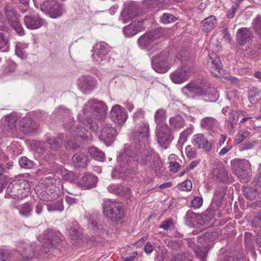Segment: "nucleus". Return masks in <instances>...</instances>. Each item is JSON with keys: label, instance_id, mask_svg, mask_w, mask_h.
<instances>
[{"label": "nucleus", "instance_id": "obj_2", "mask_svg": "<svg viewBox=\"0 0 261 261\" xmlns=\"http://www.w3.org/2000/svg\"><path fill=\"white\" fill-rule=\"evenodd\" d=\"M177 58L181 61V67L173 71L170 77L175 84H181L187 81L191 75L194 69V65L190 54L182 50L177 55Z\"/></svg>", "mask_w": 261, "mask_h": 261}, {"label": "nucleus", "instance_id": "obj_18", "mask_svg": "<svg viewBox=\"0 0 261 261\" xmlns=\"http://www.w3.org/2000/svg\"><path fill=\"white\" fill-rule=\"evenodd\" d=\"M149 127L148 124L141 122L136 125L133 136L139 141L141 140H146L149 137Z\"/></svg>", "mask_w": 261, "mask_h": 261}, {"label": "nucleus", "instance_id": "obj_45", "mask_svg": "<svg viewBox=\"0 0 261 261\" xmlns=\"http://www.w3.org/2000/svg\"><path fill=\"white\" fill-rule=\"evenodd\" d=\"M47 210L49 212L60 211L62 212L64 210L63 201L62 199L57 201L56 202L50 203L47 205Z\"/></svg>", "mask_w": 261, "mask_h": 261}, {"label": "nucleus", "instance_id": "obj_55", "mask_svg": "<svg viewBox=\"0 0 261 261\" xmlns=\"http://www.w3.org/2000/svg\"><path fill=\"white\" fill-rule=\"evenodd\" d=\"M8 39L4 35L0 33V50L2 51H7L8 49Z\"/></svg>", "mask_w": 261, "mask_h": 261}, {"label": "nucleus", "instance_id": "obj_21", "mask_svg": "<svg viewBox=\"0 0 261 261\" xmlns=\"http://www.w3.org/2000/svg\"><path fill=\"white\" fill-rule=\"evenodd\" d=\"M197 96H205L210 97L212 95L214 98L218 97V94L214 88H211L205 82H200L197 85Z\"/></svg>", "mask_w": 261, "mask_h": 261}, {"label": "nucleus", "instance_id": "obj_12", "mask_svg": "<svg viewBox=\"0 0 261 261\" xmlns=\"http://www.w3.org/2000/svg\"><path fill=\"white\" fill-rule=\"evenodd\" d=\"M23 21L25 27L30 30L39 29L46 23L45 20L37 13L26 15Z\"/></svg>", "mask_w": 261, "mask_h": 261}, {"label": "nucleus", "instance_id": "obj_47", "mask_svg": "<svg viewBox=\"0 0 261 261\" xmlns=\"http://www.w3.org/2000/svg\"><path fill=\"white\" fill-rule=\"evenodd\" d=\"M213 174L222 182H226L228 180V174L225 169L221 168L220 170L215 169L213 170Z\"/></svg>", "mask_w": 261, "mask_h": 261}, {"label": "nucleus", "instance_id": "obj_61", "mask_svg": "<svg viewBox=\"0 0 261 261\" xmlns=\"http://www.w3.org/2000/svg\"><path fill=\"white\" fill-rule=\"evenodd\" d=\"M35 151L38 154H41L44 152V143L41 141H36L34 143Z\"/></svg>", "mask_w": 261, "mask_h": 261}, {"label": "nucleus", "instance_id": "obj_7", "mask_svg": "<svg viewBox=\"0 0 261 261\" xmlns=\"http://www.w3.org/2000/svg\"><path fill=\"white\" fill-rule=\"evenodd\" d=\"M39 240L43 243L42 250L47 253L49 248L54 247L61 241L60 233L55 230L48 229L40 236Z\"/></svg>", "mask_w": 261, "mask_h": 261}, {"label": "nucleus", "instance_id": "obj_28", "mask_svg": "<svg viewBox=\"0 0 261 261\" xmlns=\"http://www.w3.org/2000/svg\"><path fill=\"white\" fill-rule=\"evenodd\" d=\"M219 261H245V258L243 253H229L221 254Z\"/></svg>", "mask_w": 261, "mask_h": 261}, {"label": "nucleus", "instance_id": "obj_37", "mask_svg": "<svg viewBox=\"0 0 261 261\" xmlns=\"http://www.w3.org/2000/svg\"><path fill=\"white\" fill-rule=\"evenodd\" d=\"M20 126L27 131H31L35 128L36 123L29 117L22 118L20 121Z\"/></svg>", "mask_w": 261, "mask_h": 261}, {"label": "nucleus", "instance_id": "obj_10", "mask_svg": "<svg viewBox=\"0 0 261 261\" xmlns=\"http://www.w3.org/2000/svg\"><path fill=\"white\" fill-rule=\"evenodd\" d=\"M110 117L115 124L122 125L126 121L128 114L124 108L120 105H116L111 109Z\"/></svg>", "mask_w": 261, "mask_h": 261}, {"label": "nucleus", "instance_id": "obj_59", "mask_svg": "<svg viewBox=\"0 0 261 261\" xmlns=\"http://www.w3.org/2000/svg\"><path fill=\"white\" fill-rule=\"evenodd\" d=\"M177 186L180 190L187 191L191 189L192 185L190 180H186L180 184H178Z\"/></svg>", "mask_w": 261, "mask_h": 261}, {"label": "nucleus", "instance_id": "obj_42", "mask_svg": "<svg viewBox=\"0 0 261 261\" xmlns=\"http://www.w3.org/2000/svg\"><path fill=\"white\" fill-rule=\"evenodd\" d=\"M216 124V120L211 117H205L201 119L200 126L205 129H210Z\"/></svg>", "mask_w": 261, "mask_h": 261}, {"label": "nucleus", "instance_id": "obj_41", "mask_svg": "<svg viewBox=\"0 0 261 261\" xmlns=\"http://www.w3.org/2000/svg\"><path fill=\"white\" fill-rule=\"evenodd\" d=\"M18 208L20 215L28 217L31 215L33 206L30 203L27 202L19 205Z\"/></svg>", "mask_w": 261, "mask_h": 261}, {"label": "nucleus", "instance_id": "obj_43", "mask_svg": "<svg viewBox=\"0 0 261 261\" xmlns=\"http://www.w3.org/2000/svg\"><path fill=\"white\" fill-rule=\"evenodd\" d=\"M81 123L84 125L85 127L80 126L77 127L75 130H73V135L81 138L82 139H86L88 137L87 135V129H90L88 128L86 125L83 124L81 121L79 120Z\"/></svg>", "mask_w": 261, "mask_h": 261}, {"label": "nucleus", "instance_id": "obj_46", "mask_svg": "<svg viewBox=\"0 0 261 261\" xmlns=\"http://www.w3.org/2000/svg\"><path fill=\"white\" fill-rule=\"evenodd\" d=\"M243 192L245 196L248 199L252 200L259 195L257 190L250 187H246L244 188Z\"/></svg>", "mask_w": 261, "mask_h": 261}, {"label": "nucleus", "instance_id": "obj_5", "mask_svg": "<svg viewBox=\"0 0 261 261\" xmlns=\"http://www.w3.org/2000/svg\"><path fill=\"white\" fill-rule=\"evenodd\" d=\"M175 60L167 51H162L152 58V66L159 73H165L174 64Z\"/></svg>", "mask_w": 261, "mask_h": 261}, {"label": "nucleus", "instance_id": "obj_57", "mask_svg": "<svg viewBox=\"0 0 261 261\" xmlns=\"http://www.w3.org/2000/svg\"><path fill=\"white\" fill-rule=\"evenodd\" d=\"M176 18L170 13H164L161 17V21L164 24H168L174 22Z\"/></svg>", "mask_w": 261, "mask_h": 261}, {"label": "nucleus", "instance_id": "obj_54", "mask_svg": "<svg viewBox=\"0 0 261 261\" xmlns=\"http://www.w3.org/2000/svg\"><path fill=\"white\" fill-rule=\"evenodd\" d=\"M45 192L46 194V195L43 198L45 201H51L58 196V194L56 190L51 188H47Z\"/></svg>", "mask_w": 261, "mask_h": 261}, {"label": "nucleus", "instance_id": "obj_8", "mask_svg": "<svg viewBox=\"0 0 261 261\" xmlns=\"http://www.w3.org/2000/svg\"><path fill=\"white\" fill-rule=\"evenodd\" d=\"M40 9L53 18L60 17L63 12L62 5L56 0H47L44 2L40 5Z\"/></svg>", "mask_w": 261, "mask_h": 261}, {"label": "nucleus", "instance_id": "obj_50", "mask_svg": "<svg viewBox=\"0 0 261 261\" xmlns=\"http://www.w3.org/2000/svg\"><path fill=\"white\" fill-rule=\"evenodd\" d=\"M69 237L72 240H78L81 238L82 233L77 227V224H74L73 227L69 230Z\"/></svg>", "mask_w": 261, "mask_h": 261}, {"label": "nucleus", "instance_id": "obj_27", "mask_svg": "<svg viewBox=\"0 0 261 261\" xmlns=\"http://www.w3.org/2000/svg\"><path fill=\"white\" fill-rule=\"evenodd\" d=\"M239 113L235 110L232 111L229 114L227 120L226 128L230 134L234 132V128L239 119Z\"/></svg>", "mask_w": 261, "mask_h": 261}, {"label": "nucleus", "instance_id": "obj_29", "mask_svg": "<svg viewBox=\"0 0 261 261\" xmlns=\"http://www.w3.org/2000/svg\"><path fill=\"white\" fill-rule=\"evenodd\" d=\"M217 23V20L214 15L210 16L201 21L202 29L203 31L208 32L214 29Z\"/></svg>", "mask_w": 261, "mask_h": 261}, {"label": "nucleus", "instance_id": "obj_64", "mask_svg": "<svg viewBox=\"0 0 261 261\" xmlns=\"http://www.w3.org/2000/svg\"><path fill=\"white\" fill-rule=\"evenodd\" d=\"M171 261H191V256L189 255L177 254L174 257Z\"/></svg>", "mask_w": 261, "mask_h": 261}, {"label": "nucleus", "instance_id": "obj_4", "mask_svg": "<svg viewBox=\"0 0 261 261\" xmlns=\"http://www.w3.org/2000/svg\"><path fill=\"white\" fill-rule=\"evenodd\" d=\"M103 214L113 223L122 222L124 213L122 205L117 201L107 200L102 204Z\"/></svg>", "mask_w": 261, "mask_h": 261}, {"label": "nucleus", "instance_id": "obj_14", "mask_svg": "<svg viewBox=\"0 0 261 261\" xmlns=\"http://www.w3.org/2000/svg\"><path fill=\"white\" fill-rule=\"evenodd\" d=\"M117 135L116 130L110 123L103 125L99 138L107 145H110L115 140Z\"/></svg>", "mask_w": 261, "mask_h": 261}, {"label": "nucleus", "instance_id": "obj_35", "mask_svg": "<svg viewBox=\"0 0 261 261\" xmlns=\"http://www.w3.org/2000/svg\"><path fill=\"white\" fill-rule=\"evenodd\" d=\"M154 120L157 124L156 126L159 125H167L165 122L166 119V112L164 109L158 110L154 114Z\"/></svg>", "mask_w": 261, "mask_h": 261}, {"label": "nucleus", "instance_id": "obj_17", "mask_svg": "<svg viewBox=\"0 0 261 261\" xmlns=\"http://www.w3.org/2000/svg\"><path fill=\"white\" fill-rule=\"evenodd\" d=\"M132 171L129 168V164H119L114 168L112 172L113 178H121L123 179L130 177Z\"/></svg>", "mask_w": 261, "mask_h": 261}, {"label": "nucleus", "instance_id": "obj_24", "mask_svg": "<svg viewBox=\"0 0 261 261\" xmlns=\"http://www.w3.org/2000/svg\"><path fill=\"white\" fill-rule=\"evenodd\" d=\"M109 192L117 195L129 198L130 195V190L119 184H112L108 188Z\"/></svg>", "mask_w": 261, "mask_h": 261}, {"label": "nucleus", "instance_id": "obj_62", "mask_svg": "<svg viewBox=\"0 0 261 261\" xmlns=\"http://www.w3.org/2000/svg\"><path fill=\"white\" fill-rule=\"evenodd\" d=\"M130 12L129 10H124L122 12L121 14V17L123 23L127 22L128 21V20L131 18L132 17H135L137 15V14H133L130 16Z\"/></svg>", "mask_w": 261, "mask_h": 261}, {"label": "nucleus", "instance_id": "obj_58", "mask_svg": "<svg viewBox=\"0 0 261 261\" xmlns=\"http://www.w3.org/2000/svg\"><path fill=\"white\" fill-rule=\"evenodd\" d=\"M253 27L257 34L261 37V16H257L253 20Z\"/></svg>", "mask_w": 261, "mask_h": 261}, {"label": "nucleus", "instance_id": "obj_22", "mask_svg": "<svg viewBox=\"0 0 261 261\" xmlns=\"http://www.w3.org/2000/svg\"><path fill=\"white\" fill-rule=\"evenodd\" d=\"M143 20L134 21L123 29L124 34L127 37H132L144 29Z\"/></svg>", "mask_w": 261, "mask_h": 261}, {"label": "nucleus", "instance_id": "obj_51", "mask_svg": "<svg viewBox=\"0 0 261 261\" xmlns=\"http://www.w3.org/2000/svg\"><path fill=\"white\" fill-rule=\"evenodd\" d=\"M164 0H145L144 5L149 8L158 7L159 8H164Z\"/></svg>", "mask_w": 261, "mask_h": 261}, {"label": "nucleus", "instance_id": "obj_20", "mask_svg": "<svg viewBox=\"0 0 261 261\" xmlns=\"http://www.w3.org/2000/svg\"><path fill=\"white\" fill-rule=\"evenodd\" d=\"M19 116L15 112L6 115L2 119L3 129L6 131L12 130L16 127V122Z\"/></svg>", "mask_w": 261, "mask_h": 261}, {"label": "nucleus", "instance_id": "obj_1", "mask_svg": "<svg viewBox=\"0 0 261 261\" xmlns=\"http://www.w3.org/2000/svg\"><path fill=\"white\" fill-rule=\"evenodd\" d=\"M107 106L103 101L91 99L84 105L82 113L79 115V119L88 128H93V119L103 120L106 116Z\"/></svg>", "mask_w": 261, "mask_h": 261}, {"label": "nucleus", "instance_id": "obj_6", "mask_svg": "<svg viewBox=\"0 0 261 261\" xmlns=\"http://www.w3.org/2000/svg\"><path fill=\"white\" fill-rule=\"evenodd\" d=\"M161 33L159 31L153 30L147 32L142 35L138 39V43L140 47L143 49L149 48V53L152 54L154 51V48L156 49L158 46L155 41L160 38Z\"/></svg>", "mask_w": 261, "mask_h": 261}, {"label": "nucleus", "instance_id": "obj_38", "mask_svg": "<svg viewBox=\"0 0 261 261\" xmlns=\"http://www.w3.org/2000/svg\"><path fill=\"white\" fill-rule=\"evenodd\" d=\"M63 137L61 135L57 137L48 139L47 143L49 145V148L53 150H57L59 149L62 142Z\"/></svg>", "mask_w": 261, "mask_h": 261}, {"label": "nucleus", "instance_id": "obj_23", "mask_svg": "<svg viewBox=\"0 0 261 261\" xmlns=\"http://www.w3.org/2000/svg\"><path fill=\"white\" fill-rule=\"evenodd\" d=\"M234 173L241 180L245 179L250 176V164H233Z\"/></svg>", "mask_w": 261, "mask_h": 261}, {"label": "nucleus", "instance_id": "obj_11", "mask_svg": "<svg viewBox=\"0 0 261 261\" xmlns=\"http://www.w3.org/2000/svg\"><path fill=\"white\" fill-rule=\"evenodd\" d=\"M139 159L140 155L138 150H133L130 148H125L120 151L117 160L120 163H131L140 161Z\"/></svg>", "mask_w": 261, "mask_h": 261}, {"label": "nucleus", "instance_id": "obj_60", "mask_svg": "<svg viewBox=\"0 0 261 261\" xmlns=\"http://www.w3.org/2000/svg\"><path fill=\"white\" fill-rule=\"evenodd\" d=\"M14 30L16 32L17 34L19 36H23L25 34V31L22 28L19 20L16 22L15 24L11 25Z\"/></svg>", "mask_w": 261, "mask_h": 261}, {"label": "nucleus", "instance_id": "obj_19", "mask_svg": "<svg viewBox=\"0 0 261 261\" xmlns=\"http://www.w3.org/2000/svg\"><path fill=\"white\" fill-rule=\"evenodd\" d=\"M253 38V33L250 29L242 28L238 29L236 33L237 42L241 45L248 43Z\"/></svg>", "mask_w": 261, "mask_h": 261}, {"label": "nucleus", "instance_id": "obj_36", "mask_svg": "<svg viewBox=\"0 0 261 261\" xmlns=\"http://www.w3.org/2000/svg\"><path fill=\"white\" fill-rule=\"evenodd\" d=\"M261 98V91L257 88L253 87L248 91V98L252 104L256 103Z\"/></svg>", "mask_w": 261, "mask_h": 261}, {"label": "nucleus", "instance_id": "obj_52", "mask_svg": "<svg viewBox=\"0 0 261 261\" xmlns=\"http://www.w3.org/2000/svg\"><path fill=\"white\" fill-rule=\"evenodd\" d=\"M211 220V217L208 215L207 213L203 214V215H197V229L198 228V225H203L208 223Z\"/></svg>", "mask_w": 261, "mask_h": 261}, {"label": "nucleus", "instance_id": "obj_9", "mask_svg": "<svg viewBox=\"0 0 261 261\" xmlns=\"http://www.w3.org/2000/svg\"><path fill=\"white\" fill-rule=\"evenodd\" d=\"M212 241L213 234L210 232H206L199 238L198 242L201 244V246H199V252L197 250V258H199L200 261H205L208 247Z\"/></svg>", "mask_w": 261, "mask_h": 261}, {"label": "nucleus", "instance_id": "obj_63", "mask_svg": "<svg viewBox=\"0 0 261 261\" xmlns=\"http://www.w3.org/2000/svg\"><path fill=\"white\" fill-rule=\"evenodd\" d=\"M192 130L191 129H185L180 135L178 143L180 144H184V143L187 140L188 135L191 134Z\"/></svg>", "mask_w": 261, "mask_h": 261}, {"label": "nucleus", "instance_id": "obj_32", "mask_svg": "<svg viewBox=\"0 0 261 261\" xmlns=\"http://www.w3.org/2000/svg\"><path fill=\"white\" fill-rule=\"evenodd\" d=\"M197 144L199 148H202L206 151H209L212 149V144L201 134L197 135Z\"/></svg>", "mask_w": 261, "mask_h": 261}, {"label": "nucleus", "instance_id": "obj_16", "mask_svg": "<svg viewBox=\"0 0 261 261\" xmlns=\"http://www.w3.org/2000/svg\"><path fill=\"white\" fill-rule=\"evenodd\" d=\"M108 52L109 47L107 44L103 42L97 43L92 57L96 63L102 64V62L107 59V55Z\"/></svg>", "mask_w": 261, "mask_h": 261}, {"label": "nucleus", "instance_id": "obj_56", "mask_svg": "<svg viewBox=\"0 0 261 261\" xmlns=\"http://www.w3.org/2000/svg\"><path fill=\"white\" fill-rule=\"evenodd\" d=\"M72 159L73 163H86L88 158L84 154L80 153L75 154Z\"/></svg>", "mask_w": 261, "mask_h": 261}, {"label": "nucleus", "instance_id": "obj_33", "mask_svg": "<svg viewBox=\"0 0 261 261\" xmlns=\"http://www.w3.org/2000/svg\"><path fill=\"white\" fill-rule=\"evenodd\" d=\"M169 122L171 127L177 129L182 128L185 124L184 118L180 115L171 117L169 118Z\"/></svg>", "mask_w": 261, "mask_h": 261}, {"label": "nucleus", "instance_id": "obj_44", "mask_svg": "<svg viewBox=\"0 0 261 261\" xmlns=\"http://www.w3.org/2000/svg\"><path fill=\"white\" fill-rule=\"evenodd\" d=\"M143 162L149 163H159L161 162V159L158 154L151 151L143 158Z\"/></svg>", "mask_w": 261, "mask_h": 261}, {"label": "nucleus", "instance_id": "obj_30", "mask_svg": "<svg viewBox=\"0 0 261 261\" xmlns=\"http://www.w3.org/2000/svg\"><path fill=\"white\" fill-rule=\"evenodd\" d=\"M4 10L6 18L10 25L15 24L16 22L19 21L18 15L14 8L7 6L5 7Z\"/></svg>", "mask_w": 261, "mask_h": 261}, {"label": "nucleus", "instance_id": "obj_40", "mask_svg": "<svg viewBox=\"0 0 261 261\" xmlns=\"http://www.w3.org/2000/svg\"><path fill=\"white\" fill-rule=\"evenodd\" d=\"M28 47V44L17 42L15 45V54L21 59L25 58L27 57V53L24 50L27 48Z\"/></svg>", "mask_w": 261, "mask_h": 261}, {"label": "nucleus", "instance_id": "obj_39", "mask_svg": "<svg viewBox=\"0 0 261 261\" xmlns=\"http://www.w3.org/2000/svg\"><path fill=\"white\" fill-rule=\"evenodd\" d=\"M90 155L95 160L102 162L105 159L104 153L95 147H90L88 150Z\"/></svg>", "mask_w": 261, "mask_h": 261}, {"label": "nucleus", "instance_id": "obj_13", "mask_svg": "<svg viewBox=\"0 0 261 261\" xmlns=\"http://www.w3.org/2000/svg\"><path fill=\"white\" fill-rule=\"evenodd\" d=\"M156 136L160 145L168 144L173 139L170 128L168 125H159L156 127Z\"/></svg>", "mask_w": 261, "mask_h": 261}, {"label": "nucleus", "instance_id": "obj_49", "mask_svg": "<svg viewBox=\"0 0 261 261\" xmlns=\"http://www.w3.org/2000/svg\"><path fill=\"white\" fill-rule=\"evenodd\" d=\"M196 214L192 211L189 210L186 216V223L189 227H194L196 225Z\"/></svg>", "mask_w": 261, "mask_h": 261}, {"label": "nucleus", "instance_id": "obj_25", "mask_svg": "<svg viewBox=\"0 0 261 261\" xmlns=\"http://www.w3.org/2000/svg\"><path fill=\"white\" fill-rule=\"evenodd\" d=\"M207 65L210 68L215 69L219 72L222 70L223 68V64L220 57L214 53H212L209 55Z\"/></svg>", "mask_w": 261, "mask_h": 261}, {"label": "nucleus", "instance_id": "obj_48", "mask_svg": "<svg viewBox=\"0 0 261 261\" xmlns=\"http://www.w3.org/2000/svg\"><path fill=\"white\" fill-rule=\"evenodd\" d=\"M194 137L195 136L193 137L192 139L193 141L192 142V145L187 146L185 149L187 156L189 159H193L196 155V148L195 147V146L196 145V143H195L196 139L194 138Z\"/></svg>", "mask_w": 261, "mask_h": 261}, {"label": "nucleus", "instance_id": "obj_31", "mask_svg": "<svg viewBox=\"0 0 261 261\" xmlns=\"http://www.w3.org/2000/svg\"><path fill=\"white\" fill-rule=\"evenodd\" d=\"M88 223L89 228L93 232H98L104 229L100 221L96 220V215H91Z\"/></svg>", "mask_w": 261, "mask_h": 261}, {"label": "nucleus", "instance_id": "obj_15", "mask_svg": "<svg viewBox=\"0 0 261 261\" xmlns=\"http://www.w3.org/2000/svg\"><path fill=\"white\" fill-rule=\"evenodd\" d=\"M79 87L85 93H89L96 87V80L90 75H83L79 79Z\"/></svg>", "mask_w": 261, "mask_h": 261}, {"label": "nucleus", "instance_id": "obj_53", "mask_svg": "<svg viewBox=\"0 0 261 261\" xmlns=\"http://www.w3.org/2000/svg\"><path fill=\"white\" fill-rule=\"evenodd\" d=\"M174 227V223L172 218H169L163 221L160 225L159 228L165 230H171Z\"/></svg>", "mask_w": 261, "mask_h": 261}, {"label": "nucleus", "instance_id": "obj_34", "mask_svg": "<svg viewBox=\"0 0 261 261\" xmlns=\"http://www.w3.org/2000/svg\"><path fill=\"white\" fill-rule=\"evenodd\" d=\"M182 92L187 97L194 98L196 96V82L194 81L182 88Z\"/></svg>", "mask_w": 261, "mask_h": 261}, {"label": "nucleus", "instance_id": "obj_3", "mask_svg": "<svg viewBox=\"0 0 261 261\" xmlns=\"http://www.w3.org/2000/svg\"><path fill=\"white\" fill-rule=\"evenodd\" d=\"M30 190L31 185L28 181L23 179H15L9 184L5 197L22 199L28 196Z\"/></svg>", "mask_w": 261, "mask_h": 261}, {"label": "nucleus", "instance_id": "obj_26", "mask_svg": "<svg viewBox=\"0 0 261 261\" xmlns=\"http://www.w3.org/2000/svg\"><path fill=\"white\" fill-rule=\"evenodd\" d=\"M97 177L90 174H85L79 181V184L84 187L90 189L95 187Z\"/></svg>", "mask_w": 261, "mask_h": 261}]
</instances>
